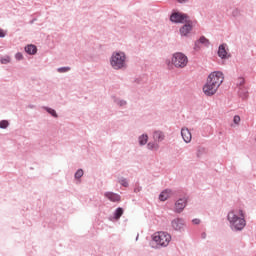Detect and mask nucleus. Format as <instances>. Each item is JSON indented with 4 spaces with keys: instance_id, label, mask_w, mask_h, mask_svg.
Masks as SVG:
<instances>
[{
    "instance_id": "cd10ccee",
    "label": "nucleus",
    "mask_w": 256,
    "mask_h": 256,
    "mask_svg": "<svg viewBox=\"0 0 256 256\" xmlns=\"http://www.w3.org/2000/svg\"><path fill=\"white\" fill-rule=\"evenodd\" d=\"M243 85H245V78L243 77L238 78L237 87L241 88L243 87Z\"/></svg>"
},
{
    "instance_id": "a878e982",
    "label": "nucleus",
    "mask_w": 256,
    "mask_h": 256,
    "mask_svg": "<svg viewBox=\"0 0 256 256\" xmlns=\"http://www.w3.org/2000/svg\"><path fill=\"white\" fill-rule=\"evenodd\" d=\"M85 174V172H83V169H78L75 174H74V179H81V177H83V175Z\"/></svg>"
},
{
    "instance_id": "4468645a",
    "label": "nucleus",
    "mask_w": 256,
    "mask_h": 256,
    "mask_svg": "<svg viewBox=\"0 0 256 256\" xmlns=\"http://www.w3.org/2000/svg\"><path fill=\"white\" fill-rule=\"evenodd\" d=\"M172 193H173V191L171 189L163 190L159 195V200L167 201V199H169V197H171Z\"/></svg>"
},
{
    "instance_id": "4be33fe9",
    "label": "nucleus",
    "mask_w": 256,
    "mask_h": 256,
    "mask_svg": "<svg viewBox=\"0 0 256 256\" xmlns=\"http://www.w3.org/2000/svg\"><path fill=\"white\" fill-rule=\"evenodd\" d=\"M197 41L200 45H204L205 47H209V45H211V42L205 36H201Z\"/></svg>"
},
{
    "instance_id": "9d476101",
    "label": "nucleus",
    "mask_w": 256,
    "mask_h": 256,
    "mask_svg": "<svg viewBox=\"0 0 256 256\" xmlns=\"http://www.w3.org/2000/svg\"><path fill=\"white\" fill-rule=\"evenodd\" d=\"M187 207V198H180L175 202L174 213H183V210Z\"/></svg>"
},
{
    "instance_id": "a211bd4d",
    "label": "nucleus",
    "mask_w": 256,
    "mask_h": 256,
    "mask_svg": "<svg viewBox=\"0 0 256 256\" xmlns=\"http://www.w3.org/2000/svg\"><path fill=\"white\" fill-rule=\"evenodd\" d=\"M147 141H149V135L147 134H142L138 137L140 147L147 145Z\"/></svg>"
},
{
    "instance_id": "e433bc0d",
    "label": "nucleus",
    "mask_w": 256,
    "mask_h": 256,
    "mask_svg": "<svg viewBox=\"0 0 256 256\" xmlns=\"http://www.w3.org/2000/svg\"><path fill=\"white\" fill-rule=\"evenodd\" d=\"M28 109H35V105L29 104V105H28Z\"/></svg>"
},
{
    "instance_id": "9b49d317",
    "label": "nucleus",
    "mask_w": 256,
    "mask_h": 256,
    "mask_svg": "<svg viewBox=\"0 0 256 256\" xmlns=\"http://www.w3.org/2000/svg\"><path fill=\"white\" fill-rule=\"evenodd\" d=\"M104 197L108 199V201H111L112 203H120L121 201V195L115 192H105Z\"/></svg>"
},
{
    "instance_id": "72a5a7b5",
    "label": "nucleus",
    "mask_w": 256,
    "mask_h": 256,
    "mask_svg": "<svg viewBox=\"0 0 256 256\" xmlns=\"http://www.w3.org/2000/svg\"><path fill=\"white\" fill-rule=\"evenodd\" d=\"M6 35H7V33H5V30H3V29L0 28V39L5 38Z\"/></svg>"
},
{
    "instance_id": "2f4dec72",
    "label": "nucleus",
    "mask_w": 256,
    "mask_h": 256,
    "mask_svg": "<svg viewBox=\"0 0 256 256\" xmlns=\"http://www.w3.org/2000/svg\"><path fill=\"white\" fill-rule=\"evenodd\" d=\"M0 61L2 65H7V63H11V58L9 57L2 58Z\"/></svg>"
},
{
    "instance_id": "393cba45",
    "label": "nucleus",
    "mask_w": 256,
    "mask_h": 256,
    "mask_svg": "<svg viewBox=\"0 0 256 256\" xmlns=\"http://www.w3.org/2000/svg\"><path fill=\"white\" fill-rule=\"evenodd\" d=\"M69 71H71V67L69 66L57 68L58 73H69Z\"/></svg>"
},
{
    "instance_id": "6ab92c4d",
    "label": "nucleus",
    "mask_w": 256,
    "mask_h": 256,
    "mask_svg": "<svg viewBox=\"0 0 256 256\" xmlns=\"http://www.w3.org/2000/svg\"><path fill=\"white\" fill-rule=\"evenodd\" d=\"M238 95L241 97V99H247L249 97V90H247L245 87H240Z\"/></svg>"
},
{
    "instance_id": "0eeeda50",
    "label": "nucleus",
    "mask_w": 256,
    "mask_h": 256,
    "mask_svg": "<svg viewBox=\"0 0 256 256\" xmlns=\"http://www.w3.org/2000/svg\"><path fill=\"white\" fill-rule=\"evenodd\" d=\"M185 24L180 27L179 33L181 37H189V33L193 31V20L189 19L184 22Z\"/></svg>"
},
{
    "instance_id": "58836bf2",
    "label": "nucleus",
    "mask_w": 256,
    "mask_h": 256,
    "mask_svg": "<svg viewBox=\"0 0 256 256\" xmlns=\"http://www.w3.org/2000/svg\"><path fill=\"white\" fill-rule=\"evenodd\" d=\"M178 3H187V0H178Z\"/></svg>"
},
{
    "instance_id": "c85d7f7f",
    "label": "nucleus",
    "mask_w": 256,
    "mask_h": 256,
    "mask_svg": "<svg viewBox=\"0 0 256 256\" xmlns=\"http://www.w3.org/2000/svg\"><path fill=\"white\" fill-rule=\"evenodd\" d=\"M241 15V10H239L238 8H235L233 11H232V16L233 17H239Z\"/></svg>"
},
{
    "instance_id": "a19ab883",
    "label": "nucleus",
    "mask_w": 256,
    "mask_h": 256,
    "mask_svg": "<svg viewBox=\"0 0 256 256\" xmlns=\"http://www.w3.org/2000/svg\"><path fill=\"white\" fill-rule=\"evenodd\" d=\"M136 241H139V234H137L136 236Z\"/></svg>"
},
{
    "instance_id": "423d86ee",
    "label": "nucleus",
    "mask_w": 256,
    "mask_h": 256,
    "mask_svg": "<svg viewBox=\"0 0 256 256\" xmlns=\"http://www.w3.org/2000/svg\"><path fill=\"white\" fill-rule=\"evenodd\" d=\"M170 21L172 23H186L189 21V15L181 12H173L170 15Z\"/></svg>"
},
{
    "instance_id": "c756f323",
    "label": "nucleus",
    "mask_w": 256,
    "mask_h": 256,
    "mask_svg": "<svg viewBox=\"0 0 256 256\" xmlns=\"http://www.w3.org/2000/svg\"><path fill=\"white\" fill-rule=\"evenodd\" d=\"M233 123H235V125H239V123H241V117L239 115H235L233 118Z\"/></svg>"
},
{
    "instance_id": "f8f14e48",
    "label": "nucleus",
    "mask_w": 256,
    "mask_h": 256,
    "mask_svg": "<svg viewBox=\"0 0 256 256\" xmlns=\"http://www.w3.org/2000/svg\"><path fill=\"white\" fill-rule=\"evenodd\" d=\"M227 45L225 43L221 44L218 47V52L217 55L218 57H220V59H229V57H231V55H229V53H227Z\"/></svg>"
},
{
    "instance_id": "4c0bfd02",
    "label": "nucleus",
    "mask_w": 256,
    "mask_h": 256,
    "mask_svg": "<svg viewBox=\"0 0 256 256\" xmlns=\"http://www.w3.org/2000/svg\"><path fill=\"white\" fill-rule=\"evenodd\" d=\"M35 21H37V18H33V19L30 21V25H33V23H35Z\"/></svg>"
},
{
    "instance_id": "bb28decb",
    "label": "nucleus",
    "mask_w": 256,
    "mask_h": 256,
    "mask_svg": "<svg viewBox=\"0 0 256 256\" xmlns=\"http://www.w3.org/2000/svg\"><path fill=\"white\" fill-rule=\"evenodd\" d=\"M7 127H9V120H1L0 129H7Z\"/></svg>"
},
{
    "instance_id": "f03ea898",
    "label": "nucleus",
    "mask_w": 256,
    "mask_h": 256,
    "mask_svg": "<svg viewBox=\"0 0 256 256\" xmlns=\"http://www.w3.org/2000/svg\"><path fill=\"white\" fill-rule=\"evenodd\" d=\"M109 61L114 71H124V69H127V55L123 51L113 52Z\"/></svg>"
},
{
    "instance_id": "412c9836",
    "label": "nucleus",
    "mask_w": 256,
    "mask_h": 256,
    "mask_svg": "<svg viewBox=\"0 0 256 256\" xmlns=\"http://www.w3.org/2000/svg\"><path fill=\"white\" fill-rule=\"evenodd\" d=\"M25 51L28 55H35L37 53V46L30 44L25 47Z\"/></svg>"
},
{
    "instance_id": "dca6fc26",
    "label": "nucleus",
    "mask_w": 256,
    "mask_h": 256,
    "mask_svg": "<svg viewBox=\"0 0 256 256\" xmlns=\"http://www.w3.org/2000/svg\"><path fill=\"white\" fill-rule=\"evenodd\" d=\"M153 139L154 141H157L158 143H161V141H164L165 139V134L163 133V131H155L153 133Z\"/></svg>"
},
{
    "instance_id": "c9c22d12",
    "label": "nucleus",
    "mask_w": 256,
    "mask_h": 256,
    "mask_svg": "<svg viewBox=\"0 0 256 256\" xmlns=\"http://www.w3.org/2000/svg\"><path fill=\"white\" fill-rule=\"evenodd\" d=\"M192 223L194 225H199L201 223V220L199 218H195V219L192 220Z\"/></svg>"
},
{
    "instance_id": "b1692460",
    "label": "nucleus",
    "mask_w": 256,
    "mask_h": 256,
    "mask_svg": "<svg viewBox=\"0 0 256 256\" xmlns=\"http://www.w3.org/2000/svg\"><path fill=\"white\" fill-rule=\"evenodd\" d=\"M147 149H149V151H153L154 149L157 150L159 149V144H157L156 142H149L147 144Z\"/></svg>"
},
{
    "instance_id": "5701e85b",
    "label": "nucleus",
    "mask_w": 256,
    "mask_h": 256,
    "mask_svg": "<svg viewBox=\"0 0 256 256\" xmlns=\"http://www.w3.org/2000/svg\"><path fill=\"white\" fill-rule=\"evenodd\" d=\"M118 183L122 186V187H129V180H127V178L125 177H119L118 178Z\"/></svg>"
},
{
    "instance_id": "aec40b11",
    "label": "nucleus",
    "mask_w": 256,
    "mask_h": 256,
    "mask_svg": "<svg viewBox=\"0 0 256 256\" xmlns=\"http://www.w3.org/2000/svg\"><path fill=\"white\" fill-rule=\"evenodd\" d=\"M42 109H44V111L48 112L49 115H51V117H54V119H57V117H59V115L57 114V111L51 107L42 106Z\"/></svg>"
},
{
    "instance_id": "39448f33",
    "label": "nucleus",
    "mask_w": 256,
    "mask_h": 256,
    "mask_svg": "<svg viewBox=\"0 0 256 256\" xmlns=\"http://www.w3.org/2000/svg\"><path fill=\"white\" fill-rule=\"evenodd\" d=\"M224 77L223 72L221 71H215L209 74L207 81L210 82L212 85H215L216 87H221V84L223 83Z\"/></svg>"
},
{
    "instance_id": "2eb2a0df",
    "label": "nucleus",
    "mask_w": 256,
    "mask_h": 256,
    "mask_svg": "<svg viewBox=\"0 0 256 256\" xmlns=\"http://www.w3.org/2000/svg\"><path fill=\"white\" fill-rule=\"evenodd\" d=\"M123 213H125V210H123V208L121 207L116 208L113 213L114 221H119L121 217H123Z\"/></svg>"
},
{
    "instance_id": "20e7f679",
    "label": "nucleus",
    "mask_w": 256,
    "mask_h": 256,
    "mask_svg": "<svg viewBox=\"0 0 256 256\" xmlns=\"http://www.w3.org/2000/svg\"><path fill=\"white\" fill-rule=\"evenodd\" d=\"M171 62L174 67L183 69V67H187V63L189 62V60L187 59L185 54L181 52H176L173 54Z\"/></svg>"
},
{
    "instance_id": "ddd939ff",
    "label": "nucleus",
    "mask_w": 256,
    "mask_h": 256,
    "mask_svg": "<svg viewBox=\"0 0 256 256\" xmlns=\"http://www.w3.org/2000/svg\"><path fill=\"white\" fill-rule=\"evenodd\" d=\"M181 137L184 143H191L192 135L191 131H189V128L184 127L181 129Z\"/></svg>"
},
{
    "instance_id": "473e14b6",
    "label": "nucleus",
    "mask_w": 256,
    "mask_h": 256,
    "mask_svg": "<svg viewBox=\"0 0 256 256\" xmlns=\"http://www.w3.org/2000/svg\"><path fill=\"white\" fill-rule=\"evenodd\" d=\"M199 49H201V46H200L199 42L196 40L195 44H194V50L199 51Z\"/></svg>"
},
{
    "instance_id": "f3484780",
    "label": "nucleus",
    "mask_w": 256,
    "mask_h": 256,
    "mask_svg": "<svg viewBox=\"0 0 256 256\" xmlns=\"http://www.w3.org/2000/svg\"><path fill=\"white\" fill-rule=\"evenodd\" d=\"M113 103L118 107H126L127 101L121 98H117L116 96H112Z\"/></svg>"
},
{
    "instance_id": "7c9ffc66",
    "label": "nucleus",
    "mask_w": 256,
    "mask_h": 256,
    "mask_svg": "<svg viewBox=\"0 0 256 256\" xmlns=\"http://www.w3.org/2000/svg\"><path fill=\"white\" fill-rule=\"evenodd\" d=\"M16 61H23V54L21 52H17L15 54Z\"/></svg>"
},
{
    "instance_id": "1a4fd4ad",
    "label": "nucleus",
    "mask_w": 256,
    "mask_h": 256,
    "mask_svg": "<svg viewBox=\"0 0 256 256\" xmlns=\"http://www.w3.org/2000/svg\"><path fill=\"white\" fill-rule=\"evenodd\" d=\"M171 227L174 231L183 233L185 231V220L183 218H175L171 221Z\"/></svg>"
},
{
    "instance_id": "f704fd0d",
    "label": "nucleus",
    "mask_w": 256,
    "mask_h": 256,
    "mask_svg": "<svg viewBox=\"0 0 256 256\" xmlns=\"http://www.w3.org/2000/svg\"><path fill=\"white\" fill-rule=\"evenodd\" d=\"M142 190H143V187L137 186L134 188V193H140V191H142Z\"/></svg>"
},
{
    "instance_id": "ea45409f",
    "label": "nucleus",
    "mask_w": 256,
    "mask_h": 256,
    "mask_svg": "<svg viewBox=\"0 0 256 256\" xmlns=\"http://www.w3.org/2000/svg\"><path fill=\"white\" fill-rule=\"evenodd\" d=\"M205 237H207L206 233H202V239H205Z\"/></svg>"
},
{
    "instance_id": "6e6552de",
    "label": "nucleus",
    "mask_w": 256,
    "mask_h": 256,
    "mask_svg": "<svg viewBox=\"0 0 256 256\" xmlns=\"http://www.w3.org/2000/svg\"><path fill=\"white\" fill-rule=\"evenodd\" d=\"M217 89H219L218 86H215L207 80L206 84L203 86V93L206 97H213V95L217 93Z\"/></svg>"
},
{
    "instance_id": "7ed1b4c3",
    "label": "nucleus",
    "mask_w": 256,
    "mask_h": 256,
    "mask_svg": "<svg viewBox=\"0 0 256 256\" xmlns=\"http://www.w3.org/2000/svg\"><path fill=\"white\" fill-rule=\"evenodd\" d=\"M152 241L156 243L155 249H159V247H168L169 243H171V234L167 232H156L152 236Z\"/></svg>"
},
{
    "instance_id": "f257e3e1",
    "label": "nucleus",
    "mask_w": 256,
    "mask_h": 256,
    "mask_svg": "<svg viewBox=\"0 0 256 256\" xmlns=\"http://www.w3.org/2000/svg\"><path fill=\"white\" fill-rule=\"evenodd\" d=\"M227 221L231 231L234 233H239L245 229L247 221L245 220V213L243 210H239V216L235 210H231L227 214Z\"/></svg>"
}]
</instances>
